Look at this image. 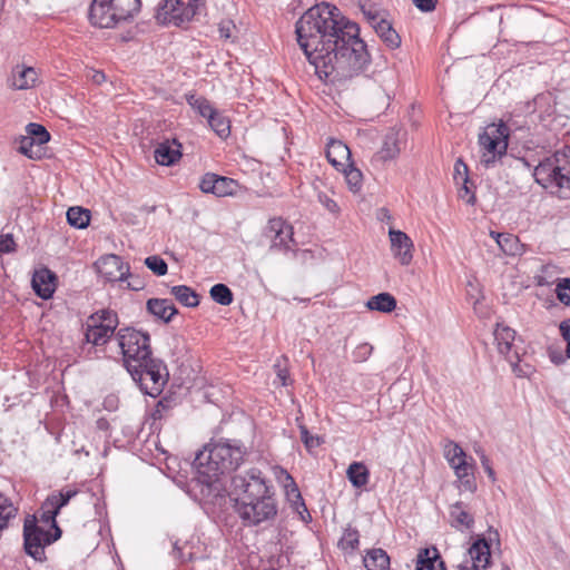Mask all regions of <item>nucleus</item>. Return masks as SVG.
Here are the masks:
<instances>
[{"instance_id":"f257e3e1","label":"nucleus","mask_w":570,"mask_h":570,"mask_svg":"<svg viewBox=\"0 0 570 570\" xmlns=\"http://www.w3.org/2000/svg\"><path fill=\"white\" fill-rule=\"evenodd\" d=\"M295 33L321 79L343 85L363 72L371 61L358 24L328 2L309 8L297 20Z\"/></svg>"},{"instance_id":"f03ea898","label":"nucleus","mask_w":570,"mask_h":570,"mask_svg":"<svg viewBox=\"0 0 570 570\" xmlns=\"http://www.w3.org/2000/svg\"><path fill=\"white\" fill-rule=\"evenodd\" d=\"M234 509L245 527L268 528L278 514L273 482L257 468L235 474L230 480Z\"/></svg>"},{"instance_id":"7ed1b4c3","label":"nucleus","mask_w":570,"mask_h":570,"mask_svg":"<svg viewBox=\"0 0 570 570\" xmlns=\"http://www.w3.org/2000/svg\"><path fill=\"white\" fill-rule=\"evenodd\" d=\"M246 454L247 449L239 440L225 439L205 445L193 462L197 481L208 489V493L218 494L224 488L220 476L235 471Z\"/></svg>"},{"instance_id":"20e7f679","label":"nucleus","mask_w":570,"mask_h":570,"mask_svg":"<svg viewBox=\"0 0 570 570\" xmlns=\"http://www.w3.org/2000/svg\"><path fill=\"white\" fill-rule=\"evenodd\" d=\"M116 340L127 370L141 361L146 362L153 354L150 335L147 332L134 327H121L116 333Z\"/></svg>"},{"instance_id":"39448f33","label":"nucleus","mask_w":570,"mask_h":570,"mask_svg":"<svg viewBox=\"0 0 570 570\" xmlns=\"http://www.w3.org/2000/svg\"><path fill=\"white\" fill-rule=\"evenodd\" d=\"M127 371L139 383L140 389L153 397L160 394L169 376L164 361L151 355L148 356L146 362L141 361Z\"/></svg>"},{"instance_id":"423d86ee","label":"nucleus","mask_w":570,"mask_h":570,"mask_svg":"<svg viewBox=\"0 0 570 570\" xmlns=\"http://www.w3.org/2000/svg\"><path fill=\"white\" fill-rule=\"evenodd\" d=\"M62 534L60 527L56 532L45 530L38 524L35 515H28L23 523V549L24 552L38 562L46 561L45 548L57 541Z\"/></svg>"},{"instance_id":"0eeeda50","label":"nucleus","mask_w":570,"mask_h":570,"mask_svg":"<svg viewBox=\"0 0 570 570\" xmlns=\"http://www.w3.org/2000/svg\"><path fill=\"white\" fill-rule=\"evenodd\" d=\"M510 127L503 122L498 126L492 125L488 130L479 135V145L482 149L481 163L489 168L497 157L507 154Z\"/></svg>"},{"instance_id":"6e6552de","label":"nucleus","mask_w":570,"mask_h":570,"mask_svg":"<svg viewBox=\"0 0 570 570\" xmlns=\"http://www.w3.org/2000/svg\"><path fill=\"white\" fill-rule=\"evenodd\" d=\"M493 335L499 353L505 356L513 373L519 377H528L533 368L529 364H521V357L514 344L515 331L507 325L497 324Z\"/></svg>"},{"instance_id":"1a4fd4ad","label":"nucleus","mask_w":570,"mask_h":570,"mask_svg":"<svg viewBox=\"0 0 570 570\" xmlns=\"http://www.w3.org/2000/svg\"><path fill=\"white\" fill-rule=\"evenodd\" d=\"M533 177L543 188L551 189L552 193H558L560 196L567 197L562 183L561 149L543 158L534 167Z\"/></svg>"},{"instance_id":"9d476101","label":"nucleus","mask_w":570,"mask_h":570,"mask_svg":"<svg viewBox=\"0 0 570 570\" xmlns=\"http://www.w3.org/2000/svg\"><path fill=\"white\" fill-rule=\"evenodd\" d=\"M293 226L281 217L271 218L264 229V237L271 242L269 250L295 252Z\"/></svg>"},{"instance_id":"9b49d317","label":"nucleus","mask_w":570,"mask_h":570,"mask_svg":"<svg viewBox=\"0 0 570 570\" xmlns=\"http://www.w3.org/2000/svg\"><path fill=\"white\" fill-rule=\"evenodd\" d=\"M89 22L97 28H116L126 22L119 11H116L112 0H92L88 12Z\"/></svg>"},{"instance_id":"f8f14e48","label":"nucleus","mask_w":570,"mask_h":570,"mask_svg":"<svg viewBox=\"0 0 570 570\" xmlns=\"http://www.w3.org/2000/svg\"><path fill=\"white\" fill-rule=\"evenodd\" d=\"M95 267L99 276L107 282H124L129 276V266L124 265L121 257L116 254L101 256Z\"/></svg>"},{"instance_id":"ddd939ff","label":"nucleus","mask_w":570,"mask_h":570,"mask_svg":"<svg viewBox=\"0 0 570 570\" xmlns=\"http://www.w3.org/2000/svg\"><path fill=\"white\" fill-rule=\"evenodd\" d=\"M391 250L401 265H409L413 258V243L411 238L401 230L390 229Z\"/></svg>"},{"instance_id":"4468645a","label":"nucleus","mask_w":570,"mask_h":570,"mask_svg":"<svg viewBox=\"0 0 570 570\" xmlns=\"http://www.w3.org/2000/svg\"><path fill=\"white\" fill-rule=\"evenodd\" d=\"M57 275L47 267L33 273L31 285L37 296L42 299L52 297L56 291Z\"/></svg>"},{"instance_id":"2eb2a0df","label":"nucleus","mask_w":570,"mask_h":570,"mask_svg":"<svg viewBox=\"0 0 570 570\" xmlns=\"http://www.w3.org/2000/svg\"><path fill=\"white\" fill-rule=\"evenodd\" d=\"M180 149L181 145L176 139L159 142L154 150L155 160L161 166H173L181 158Z\"/></svg>"},{"instance_id":"dca6fc26","label":"nucleus","mask_w":570,"mask_h":570,"mask_svg":"<svg viewBox=\"0 0 570 570\" xmlns=\"http://www.w3.org/2000/svg\"><path fill=\"white\" fill-rule=\"evenodd\" d=\"M96 320V316H89L87 318L85 338L86 342L91 343L95 346H102L107 344L114 335L116 336L117 332L98 324Z\"/></svg>"},{"instance_id":"f3484780","label":"nucleus","mask_w":570,"mask_h":570,"mask_svg":"<svg viewBox=\"0 0 570 570\" xmlns=\"http://www.w3.org/2000/svg\"><path fill=\"white\" fill-rule=\"evenodd\" d=\"M38 73L32 67L17 66L12 69L9 86L16 90H26L36 86Z\"/></svg>"},{"instance_id":"a211bd4d","label":"nucleus","mask_w":570,"mask_h":570,"mask_svg":"<svg viewBox=\"0 0 570 570\" xmlns=\"http://www.w3.org/2000/svg\"><path fill=\"white\" fill-rule=\"evenodd\" d=\"M147 312L164 323H169L178 314V309L170 299L149 298L146 303Z\"/></svg>"},{"instance_id":"6ab92c4d","label":"nucleus","mask_w":570,"mask_h":570,"mask_svg":"<svg viewBox=\"0 0 570 570\" xmlns=\"http://www.w3.org/2000/svg\"><path fill=\"white\" fill-rule=\"evenodd\" d=\"M326 158L337 170L347 166L345 161L352 163L347 145L335 139H331L327 144Z\"/></svg>"},{"instance_id":"aec40b11","label":"nucleus","mask_w":570,"mask_h":570,"mask_svg":"<svg viewBox=\"0 0 570 570\" xmlns=\"http://www.w3.org/2000/svg\"><path fill=\"white\" fill-rule=\"evenodd\" d=\"M474 568L485 569L490 563V543L484 538L476 539L468 550Z\"/></svg>"},{"instance_id":"412c9836","label":"nucleus","mask_w":570,"mask_h":570,"mask_svg":"<svg viewBox=\"0 0 570 570\" xmlns=\"http://www.w3.org/2000/svg\"><path fill=\"white\" fill-rule=\"evenodd\" d=\"M400 154L399 134L391 129L384 137L381 149L374 155L373 160L377 163H385L397 157Z\"/></svg>"},{"instance_id":"4be33fe9","label":"nucleus","mask_w":570,"mask_h":570,"mask_svg":"<svg viewBox=\"0 0 570 570\" xmlns=\"http://www.w3.org/2000/svg\"><path fill=\"white\" fill-rule=\"evenodd\" d=\"M416 570H445V563L436 548H425L419 552Z\"/></svg>"},{"instance_id":"5701e85b","label":"nucleus","mask_w":570,"mask_h":570,"mask_svg":"<svg viewBox=\"0 0 570 570\" xmlns=\"http://www.w3.org/2000/svg\"><path fill=\"white\" fill-rule=\"evenodd\" d=\"M363 562L367 570L390 569V557L386 551L381 548L368 550L363 559Z\"/></svg>"},{"instance_id":"b1692460","label":"nucleus","mask_w":570,"mask_h":570,"mask_svg":"<svg viewBox=\"0 0 570 570\" xmlns=\"http://www.w3.org/2000/svg\"><path fill=\"white\" fill-rule=\"evenodd\" d=\"M184 8V2L180 0H161L158 4L157 19H163V22H174L176 26V20L179 17Z\"/></svg>"},{"instance_id":"393cba45","label":"nucleus","mask_w":570,"mask_h":570,"mask_svg":"<svg viewBox=\"0 0 570 570\" xmlns=\"http://www.w3.org/2000/svg\"><path fill=\"white\" fill-rule=\"evenodd\" d=\"M375 32L389 48L396 49L400 47L401 37L386 19L376 23Z\"/></svg>"},{"instance_id":"a878e982","label":"nucleus","mask_w":570,"mask_h":570,"mask_svg":"<svg viewBox=\"0 0 570 570\" xmlns=\"http://www.w3.org/2000/svg\"><path fill=\"white\" fill-rule=\"evenodd\" d=\"M396 299L390 293H380L377 295L372 296L366 302V307L371 311H377L381 313H391L396 308Z\"/></svg>"},{"instance_id":"bb28decb","label":"nucleus","mask_w":570,"mask_h":570,"mask_svg":"<svg viewBox=\"0 0 570 570\" xmlns=\"http://www.w3.org/2000/svg\"><path fill=\"white\" fill-rule=\"evenodd\" d=\"M491 236L495 239L500 249L509 256H515L520 254L521 245L518 237L508 233H491Z\"/></svg>"},{"instance_id":"cd10ccee","label":"nucleus","mask_w":570,"mask_h":570,"mask_svg":"<svg viewBox=\"0 0 570 570\" xmlns=\"http://www.w3.org/2000/svg\"><path fill=\"white\" fill-rule=\"evenodd\" d=\"M171 295L186 307H197L199 305V295L189 286L176 285L170 288Z\"/></svg>"},{"instance_id":"c85d7f7f","label":"nucleus","mask_w":570,"mask_h":570,"mask_svg":"<svg viewBox=\"0 0 570 570\" xmlns=\"http://www.w3.org/2000/svg\"><path fill=\"white\" fill-rule=\"evenodd\" d=\"M348 481L355 488H363L367 484L370 472L362 462H353L346 471Z\"/></svg>"},{"instance_id":"c756f323","label":"nucleus","mask_w":570,"mask_h":570,"mask_svg":"<svg viewBox=\"0 0 570 570\" xmlns=\"http://www.w3.org/2000/svg\"><path fill=\"white\" fill-rule=\"evenodd\" d=\"M67 222L78 229L86 228L90 222V210L76 206L67 210Z\"/></svg>"},{"instance_id":"7c9ffc66","label":"nucleus","mask_w":570,"mask_h":570,"mask_svg":"<svg viewBox=\"0 0 570 570\" xmlns=\"http://www.w3.org/2000/svg\"><path fill=\"white\" fill-rule=\"evenodd\" d=\"M186 100L194 110L207 120L217 110L212 106L208 99L197 96L196 94H188Z\"/></svg>"},{"instance_id":"2f4dec72","label":"nucleus","mask_w":570,"mask_h":570,"mask_svg":"<svg viewBox=\"0 0 570 570\" xmlns=\"http://www.w3.org/2000/svg\"><path fill=\"white\" fill-rule=\"evenodd\" d=\"M207 122L218 137L225 139L230 135V121L220 111L216 110Z\"/></svg>"},{"instance_id":"473e14b6","label":"nucleus","mask_w":570,"mask_h":570,"mask_svg":"<svg viewBox=\"0 0 570 570\" xmlns=\"http://www.w3.org/2000/svg\"><path fill=\"white\" fill-rule=\"evenodd\" d=\"M116 11L122 16L125 21L131 20L141 8V0H112Z\"/></svg>"},{"instance_id":"72a5a7b5","label":"nucleus","mask_w":570,"mask_h":570,"mask_svg":"<svg viewBox=\"0 0 570 570\" xmlns=\"http://www.w3.org/2000/svg\"><path fill=\"white\" fill-rule=\"evenodd\" d=\"M345 175L346 184L351 191L357 193L363 183L362 171L354 166L353 163H348L346 167L341 169Z\"/></svg>"},{"instance_id":"f704fd0d","label":"nucleus","mask_w":570,"mask_h":570,"mask_svg":"<svg viewBox=\"0 0 570 570\" xmlns=\"http://www.w3.org/2000/svg\"><path fill=\"white\" fill-rule=\"evenodd\" d=\"M77 494V490H66L53 492L46 499V507H53L58 512L66 507L69 501Z\"/></svg>"},{"instance_id":"c9c22d12","label":"nucleus","mask_w":570,"mask_h":570,"mask_svg":"<svg viewBox=\"0 0 570 570\" xmlns=\"http://www.w3.org/2000/svg\"><path fill=\"white\" fill-rule=\"evenodd\" d=\"M209 294L214 302L223 306L230 305L234 299L232 289L223 283H218L212 286Z\"/></svg>"},{"instance_id":"e433bc0d","label":"nucleus","mask_w":570,"mask_h":570,"mask_svg":"<svg viewBox=\"0 0 570 570\" xmlns=\"http://www.w3.org/2000/svg\"><path fill=\"white\" fill-rule=\"evenodd\" d=\"M26 132L30 140L41 147L50 140L49 131L40 124L30 122L26 126Z\"/></svg>"},{"instance_id":"4c0bfd02","label":"nucleus","mask_w":570,"mask_h":570,"mask_svg":"<svg viewBox=\"0 0 570 570\" xmlns=\"http://www.w3.org/2000/svg\"><path fill=\"white\" fill-rule=\"evenodd\" d=\"M450 515L453 519V525L456 528L462 525L470 529L474 523L473 517L469 512L462 510L461 502H456L451 507Z\"/></svg>"},{"instance_id":"58836bf2","label":"nucleus","mask_w":570,"mask_h":570,"mask_svg":"<svg viewBox=\"0 0 570 570\" xmlns=\"http://www.w3.org/2000/svg\"><path fill=\"white\" fill-rule=\"evenodd\" d=\"M90 316H96L97 317L96 322L98 324L107 327L108 330L117 332L116 330L118 327L119 320H118V315L116 312H114L111 309H101V311H98V312L91 314Z\"/></svg>"},{"instance_id":"ea45409f","label":"nucleus","mask_w":570,"mask_h":570,"mask_svg":"<svg viewBox=\"0 0 570 570\" xmlns=\"http://www.w3.org/2000/svg\"><path fill=\"white\" fill-rule=\"evenodd\" d=\"M177 405V402H176V399L174 396H165L163 399H160L156 406H155V410L151 414V417L154 421H157V420H163L165 419L168 413Z\"/></svg>"},{"instance_id":"a19ab883","label":"nucleus","mask_w":570,"mask_h":570,"mask_svg":"<svg viewBox=\"0 0 570 570\" xmlns=\"http://www.w3.org/2000/svg\"><path fill=\"white\" fill-rule=\"evenodd\" d=\"M17 149L30 159H39L41 157L40 147H37V144L30 140L27 135L19 138Z\"/></svg>"},{"instance_id":"79ce46f5","label":"nucleus","mask_w":570,"mask_h":570,"mask_svg":"<svg viewBox=\"0 0 570 570\" xmlns=\"http://www.w3.org/2000/svg\"><path fill=\"white\" fill-rule=\"evenodd\" d=\"M444 455L449 464L453 468L459 461H465L466 454L455 442L450 441L444 448Z\"/></svg>"},{"instance_id":"37998d69","label":"nucleus","mask_w":570,"mask_h":570,"mask_svg":"<svg viewBox=\"0 0 570 570\" xmlns=\"http://www.w3.org/2000/svg\"><path fill=\"white\" fill-rule=\"evenodd\" d=\"M216 186L217 187L215 195L218 197H223L227 195H233L237 187V183L232 178L216 175Z\"/></svg>"},{"instance_id":"c03bdc74","label":"nucleus","mask_w":570,"mask_h":570,"mask_svg":"<svg viewBox=\"0 0 570 570\" xmlns=\"http://www.w3.org/2000/svg\"><path fill=\"white\" fill-rule=\"evenodd\" d=\"M561 170L566 196H568L570 194V147L567 146L561 149Z\"/></svg>"},{"instance_id":"a18cd8bd","label":"nucleus","mask_w":570,"mask_h":570,"mask_svg":"<svg viewBox=\"0 0 570 570\" xmlns=\"http://www.w3.org/2000/svg\"><path fill=\"white\" fill-rule=\"evenodd\" d=\"M145 265L157 276H163L167 274L168 265L158 255H151L145 258Z\"/></svg>"},{"instance_id":"49530a36","label":"nucleus","mask_w":570,"mask_h":570,"mask_svg":"<svg viewBox=\"0 0 570 570\" xmlns=\"http://www.w3.org/2000/svg\"><path fill=\"white\" fill-rule=\"evenodd\" d=\"M554 292L563 305L570 306V277L559 278Z\"/></svg>"},{"instance_id":"de8ad7c7","label":"nucleus","mask_w":570,"mask_h":570,"mask_svg":"<svg viewBox=\"0 0 570 570\" xmlns=\"http://www.w3.org/2000/svg\"><path fill=\"white\" fill-rule=\"evenodd\" d=\"M453 179L456 185L470 184L469 168L462 158H458L454 164Z\"/></svg>"},{"instance_id":"09e8293b","label":"nucleus","mask_w":570,"mask_h":570,"mask_svg":"<svg viewBox=\"0 0 570 570\" xmlns=\"http://www.w3.org/2000/svg\"><path fill=\"white\" fill-rule=\"evenodd\" d=\"M197 9L198 2H195L194 0H188V3H184V8L176 20V26H181L183 23L190 21L197 13Z\"/></svg>"},{"instance_id":"8fccbe9b","label":"nucleus","mask_w":570,"mask_h":570,"mask_svg":"<svg viewBox=\"0 0 570 570\" xmlns=\"http://www.w3.org/2000/svg\"><path fill=\"white\" fill-rule=\"evenodd\" d=\"M58 514L59 512L53 507H46V501L42 503L40 521L49 524L53 532H56V527H59L56 521Z\"/></svg>"},{"instance_id":"3c124183","label":"nucleus","mask_w":570,"mask_h":570,"mask_svg":"<svg viewBox=\"0 0 570 570\" xmlns=\"http://www.w3.org/2000/svg\"><path fill=\"white\" fill-rule=\"evenodd\" d=\"M299 432H301V440L308 451H311L314 448L320 446V444H321L320 438L312 435L305 425L299 426Z\"/></svg>"},{"instance_id":"603ef678","label":"nucleus","mask_w":570,"mask_h":570,"mask_svg":"<svg viewBox=\"0 0 570 570\" xmlns=\"http://www.w3.org/2000/svg\"><path fill=\"white\" fill-rule=\"evenodd\" d=\"M216 174L208 173L206 174L199 184V188L203 193L214 194L216 193Z\"/></svg>"},{"instance_id":"864d4df0","label":"nucleus","mask_w":570,"mask_h":570,"mask_svg":"<svg viewBox=\"0 0 570 570\" xmlns=\"http://www.w3.org/2000/svg\"><path fill=\"white\" fill-rule=\"evenodd\" d=\"M362 12L364 17L366 18L367 22L371 24V27L375 30L376 23L380 22V20H385V18L382 17L381 12L376 9L362 7Z\"/></svg>"},{"instance_id":"5fc2aeb1","label":"nucleus","mask_w":570,"mask_h":570,"mask_svg":"<svg viewBox=\"0 0 570 570\" xmlns=\"http://www.w3.org/2000/svg\"><path fill=\"white\" fill-rule=\"evenodd\" d=\"M358 531L356 529H347L343 537V544L354 550L358 546Z\"/></svg>"},{"instance_id":"6e6d98bb","label":"nucleus","mask_w":570,"mask_h":570,"mask_svg":"<svg viewBox=\"0 0 570 570\" xmlns=\"http://www.w3.org/2000/svg\"><path fill=\"white\" fill-rule=\"evenodd\" d=\"M453 469L459 480L473 474V465L468 463L466 460L459 461L458 464L453 466Z\"/></svg>"},{"instance_id":"4d7b16f0","label":"nucleus","mask_w":570,"mask_h":570,"mask_svg":"<svg viewBox=\"0 0 570 570\" xmlns=\"http://www.w3.org/2000/svg\"><path fill=\"white\" fill-rule=\"evenodd\" d=\"M16 250V243L11 234L0 236V254Z\"/></svg>"},{"instance_id":"13d9d810","label":"nucleus","mask_w":570,"mask_h":570,"mask_svg":"<svg viewBox=\"0 0 570 570\" xmlns=\"http://www.w3.org/2000/svg\"><path fill=\"white\" fill-rule=\"evenodd\" d=\"M472 185L473 184L470 181V184L461 185L462 187L460 189V197L469 205H474L476 202L475 195L471 189Z\"/></svg>"},{"instance_id":"bf43d9fd","label":"nucleus","mask_w":570,"mask_h":570,"mask_svg":"<svg viewBox=\"0 0 570 570\" xmlns=\"http://www.w3.org/2000/svg\"><path fill=\"white\" fill-rule=\"evenodd\" d=\"M413 4L422 12H431L435 9L438 0H412Z\"/></svg>"},{"instance_id":"052dcab7","label":"nucleus","mask_w":570,"mask_h":570,"mask_svg":"<svg viewBox=\"0 0 570 570\" xmlns=\"http://www.w3.org/2000/svg\"><path fill=\"white\" fill-rule=\"evenodd\" d=\"M235 26L232 21H223L219 23V36L220 38L228 39L232 35V29H234Z\"/></svg>"},{"instance_id":"680f3d73","label":"nucleus","mask_w":570,"mask_h":570,"mask_svg":"<svg viewBox=\"0 0 570 570\" xmlns=\"http://www.w3.org/2000/svg\"><path fill=\"white\" fill-rule=\"evenodd\" d=\"M481 464L487 472V474L492 479V481L495 480V473L494 470L491 466L490 459L484 454V452H481L480 454Z\"/></svg>"},{"instance_id":"e2e57ef3","label":"nucleus","mask_w":570,"mask_h":570,"mask_svg":"<svg viewBox=\"0 0 570 570\" xmlns=\"http://www.w3.org/2000/svg\"><path fill=\"white\" fill-rule=\"evenodd\" d=\"M459 481L464 490L470 491V492H474L476 490L474 474H471L468 478H463Z\"/></svg>"},{"instance_id":"0e129e2a","label":"nucleus","mask_w":570,"mask_h":570,"mask_svg":"<svg viewBox=\"0 0 570 570\" xmlns=\"http://www.w3.org/2000/svg\"><path fill=\"white\" fill-rule=\"evenodd\" d=\"M128 277H131V281L128 283V288H130L131 291H136V292L144 289V287H145L144 279H141L139 276H134L130 273H129Z\"/></svg>"},{"instance_id":"69168bd1","label":"nucleus","mask_w":570,"mask_h":570,"mask_svg":"<svg viewBox=\"0 0 570 570\" xmlns=\"http://www.w3.org/2000/svg\"><path fill=\"white\" fill-rule=\"evenodd\" d=\"M286 479H287V480H289V481H291V483H292V485H293V489H292V491L289 492V494H291V493H295L296 499H297V500H299V505L304 509V511H306V505H305V503H304V501H303V499H302V495H301V493H299V491H298V488H297V485L295 484V482H294L293 478H292L289 474H287Z\"/></svg>"},{"instance_id":"338daca9","label":"nucleus","mask_w":570,"mask_h":570,"mask_svg":"<svg viewBox=\"0 0 570 570\" xmlns=\"http://www.w3.org/2000/svg\"><path fill=\"white\" fill-rule=\"evenodd\" d=\"M560 332L563 338H568V334L570 335V320H566L560 324Z\"/></svg>"},{"instance_id":"774afa93","label":"nucleus","mask_w":570,"mask_h":570,"mask_svg":"<svg viewBox=\"0 0 570 570\" xmlns=\"http://www.w3.org/2000/svg\"><path fill=\"white\" fill-rule=\"evenodd\" d=\"M322 202L325 205V207L332 213H335L338 209L337 204L328 197H325V199Z\"/></svg>"}]
</instances>
